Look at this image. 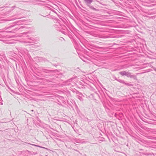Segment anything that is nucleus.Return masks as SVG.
<instances>
[{
	"label": "nucleus",
	"mask_w": 156,
	"mask_h": 156,
	"mask_svg": "<svg viewBox=\"0 0 156 156\" xmlns=\"http://www.w3.org/2000/svg\"><path fill=\"white\" fill-rule=\"evenodd\" d=\"M28 32H24L20 34V36H22L23 35H25V37H24L25 38L24 39L25 41H21L22 43L24 44L25 45H29L30 44L32 43L35 42V40L34 39V38L32 37H29L28 35H27V34H28Z\"/></svg>",
	"instance_id": "nucleus-1"
},
{
	"label": "nucleus",
	"mask_w": 156,
	"mask_h": 156,
	"mask_svg": "<svg viewBox=\"0 0 156 156\" xmlns=\"http://www.w3.org/2000/svg\"><path fill=\"white\" fill-rule=\"evenodd\" d=\"M97 1L99 2V1L98 0H96Z\"/></svg>",
	"instance_id": "nucleus-25"
},
{
	"label": "nucleus",
	"mask_w": 156,
	"mask_h": 156,
	"mask_svg": "<svg viewBox=\"0 0 156 156\" xmlns=\"http://www.w3.org/2000/svg\"><path fill=\"white\" fill-rule=\"evenodd\" d=\"M117 81L119 82V83L124 84L125 83V81L123 80L119 79L117 80Z\"/></svg>",
	"instance_id": "nucleus-13"
},
{
	"label": "nucleus",
	"mask_w": 156,
	"mask_h": 156,
	"mask_svg": "<svg viewBox=\"0 0 156 156\" xmlns=\"http://www.w3.org/2000/svg\"><path fill=\"white\" fill-rule=\"evenodd\" d=\"M77 96L76 97L79 100L81 101H83V99L82 98L81 96L80 95H76Z\"/></svg>",
	"instance_id": "nucleus-11"
},
{
	"label": "nucleus",
	"mask_w": 156,
	"mask_h": 156,
	"mask_svg": "<svg viewBox=\"0 0 156 156\" xmlns=\"http://www.w3.org/2000/svg\"><path fill=\"white\" fill-rule=\"evenodd\" d=\"M149 154H150H150H151L150 153H149V154H148V155H149Z\"/></svg>",
	"instance_id": "nucleus-24"
},
{
	"label": "nucleus",
	"mask_w": 156,
	"mask_h": 156,
	"mask_svg": "<svg viewBox=\"0 0 156 156\" xmlns=\"http://www.w3.org/2000/svg\"><path fill=\"white\" fill-rule=\"evenodd\" d=\"M116 116V114H115V116Z\"/></svg>",
	"instance_id": "nucleus-27"
},
{
	"label": "nucleus",
	"mask_w": 156,
	"mask_h": 156,
	"mask_svg": "<svg viewBox=\"0 0 156 156\" xmlns=\"http://www.w3.org/2000/svg\"><path fill=\"white\" fill-rule=\"evenodd\" d=\"M144 145V146L145 147H149V146H148L147 145V144ZM149 147H150V148H151V149H152V148H153V147H151V146H149Z\"/></svg>",
	"instance_id": "nucleus-17"
},
{
	"label": "nucleus",
	"mask_w": 156,
	"mask_h": 156,
	"mask_svg": "<svg viewBox=\"0 0 156 156\" xmlns=\"http://www.w3.org/2000/svg\"><path fill=\"white\" fill-rule=\"evenodd\" d=\"M31 144V145H32L33 146H36V147H41V148H44V149H47V148H45V147H41V146H39L37 145H35V144Z\"/></svg>",
	"instance_id": "nucleus-10"
},
{
	"label": "nucleus",
	"mask_w": 156,
	"mask_h": 156,
	"mask_svg": "<svg viewBox=\"0 0 156 156\" xmlns=\"http://www.w3.org/2000/svg\"><path fill=\"white\" fill-rule=\"evenodd\" d=\"M154 143H156V142H155Z\"/></svg>",
	"instance_id": "nucleus-30"
},
{
	"label": "nucleus",
	"mask_w": 156,
	"mask_h": 156,
	"mask_svg": "<svg viewBox=\"0 0 156 156\" xmlns=\"http://www.w3.org/2000/svg\"><path fill=\"white\" fill-rule=\"evenodd\" d=\"M53 12H54V13H56L57 15L58 16H59V14L57 13L56 11H55V10H53L52 11Z\"/></svg>",
	"instance_id": "nucleus-16"
},
{
	"label": "nucleus",
	"mask_w": 156,
	"mask_h": 156,
	"mask_svg": "<svg viewBox=\"0 0 156 156\" xmlns=\"http://www.w3.org/2000/svg\"><path fill=\"white\" fill-rule=\"evenodd\" d=\"M78 94L80 96H83V94L80 92H78Z\"/></svg>",
	"instance_id": "nucleus-18"
},
{
	"label": "nucleus",
	"mask_w": 156,
	"mask_h": 156,
	"mask_svg": "<svg viewBox=\"0 0 156 156\" xmlns=\"http://www.w3.org/2000/svg\"><path fill=\"white\" fill-rule=\"evenodd\" d=\"M78 92H79V91H76V94H78Z\"/></svg>",
	"instance_id": "nucleus-21"
},
{
	"label": "nucleus",
	"mask_w": 156,
	"mask_h": 156,
	"mask_svg": "<svg viewBox=\"0 0 156 156\" xmlns=\"http://www.w3.org/2000/svg\"><path fill=\"white\" fill-rule=\"evenodd\" d=\"M116 116V114H115V116Z\"/></svg>",
	"instance_id": "nucleus-26"
},
{
	"label": "nucleus",
	"mask_w": 156,
	"mask_h": 156,
	"mask_svg": "<svg viewBox=\"0 0 156 156\" xmlns=\"http://www.w3.org/2000/svg\"><path fill=\"white\" fill-rule=\"evenodd\" d=\"M142 150V149L140 150V151Z\"/></svg>",
	"instance_id": "nucleus-29"
},
{
	"label": "nucleus",
	"mask_w": 156,
	"mask_h": 156,
	"mask_svg": "<svg viewBox=\"0 0 156 156\" xmlns=\"http://www.w3.org/2000/svg\"><path fill=\"white\" fill-rule=\"evenodd\" d=\"M20 18L19 17L18 15H15L14 16H12V18L10 19H9L8 20H6L5 21H10V20H13L16 19H20Z\"/></svg>",
	"instance_id": "nucleus-7"
},
{
	"label": "nucleus",
	"mask_w": 156,
	"mask_h": 156,
	"mask_svg": "<svg viewBox=\"0 0 156 156\" xmlns=\"http://www.w3.org/2000/svg\"><path fill=\"white\" fill-rule=\"evenodd\" d=\"M60 31L62 33H63L65 35H66L67 34L66 32L64 30H63L62 29V28H61V31Z\"/></svg>",
	"instance_id": "nucleus-14"
},
{
	"label": "nucleus",
	"mask_w": 156,
	"mask_h": 156,
	"mask_svg": "<svg viewBox=\"0 0 156 156\" xmlns=\"http://www.w3.org/2000/svg\"><path fill=\"white\" fill-rule=\"evenodd\" d=\"M31 111H33V110H31Z\"/></svg>",
	"instance_id": "nucleus-28"
},
{
	"label": "nucleus",
	"mask_w": 156,
	"mask_h": 156,
	"mask_svg": "<svg viewBox=\"0 0 156 156\" xmlns=\"http://www.w3.org/2000/svg\"><path fill=\"white\" fill-rule=\"evenodd\" d=\"M127 73V72L125 71H123L120 72L119 73V74L122 76H126Z\"/></svg>",
	"instance_id": "nucleus-9"
},
{
	"label": "nucleus",
	"mask_w": 156,
	"mask_h": 156,
	"mask_svg": "<svg viewBox=\"0 0 156 156\" xmlns=\"http://www.w3.org/2000/svg\"><path fill=\"white\" fill-rule=\"evenodd\" d=\"M148 138L152 139V140H156V137H154L152 136H149L148 137Z\"/></svg>",
	"instance_id": "nucleus-12"
},
{
	"label": "nucleus",
	"mask_w": 156,
	"mask_h": 156,
	"mask_svg": "<svg viewBox=\"0 0 156 156\" xmlns=\"http://www.w3.org/2000/svg\"><path fill=\"white\" fill-rule=\"evenodd\" d=\"M128 77H129L130 78H133L134 79L136 78V76L134 75H132V73L127 72L126 75Z\"/></svg>",
	"instance_id": "nucleus-6"
},
{
	"label": "nucleus",
	"mask_w": 156,
	"mask_h": 156,
	"mask_svg": "<svg viewBox=\"0 0 156 156\" xmlns=\"http://www.w3.org/2000/svg\"><path fill=\"white\" fill-rule=\"evenodd\" d=\"M145 144H146V143H150V142H148L147 141H145Z\"/></svg>",
	"instance_id": "nucleus-19"
},
{
	"label": "nucleus",
	"mask_w": 156,
	"mask_h": 156,
	"mask_svg": "<svg viewBox=\"0 0 156 156\" xmlns=\"http://www.w3.org/2000/svg\"><path fill=\"white\" fill-rule=\"evenodd\" d=\"M39 70L41 72L48 73V74L46 76H51L53 75L54 71L52 70H50L45 69L43 67H41L40 68Z\"/></svg>",
	"instance_id": "nucleus-2"
},
{
	"label": "nucleus",
	"mask_w": 156,
	"mask_h": 156,
	"mask_svg": "<svg viewBox=\"0 0 156 156\" xmlns=\"http://www.w3.org/2000/svg\"><path fill=\"white\" fill-rule=\"evenodd\" d=\"M115 80H116L117 81V80H118L116 78V79H115Z\"/></svg>",
	"instance_id": "nucleus-23"
},
{
	"label": "nucleus",
	"mask_w": 156,
	"mask_h": 156,
	"mask_svg": "<svg viewBox=\"0 0 156 156\" xmlns=\"http://www.w3.org/2000/svg\"><path fill=\"white\" fill-rule=\"evenodd\" d=\"M41 15V16H43L44 17H46L48 16V15H47V16H43V15Z\"/></svg>",
	"instance_id": "nucleus-20"
},
{
	"label": "nucleus",
	"mask_w": 156,
	"mask_h": 156,
	"mask_svg": "<svg viewBox=\"0 0 156 156\" xmlns=\"http://www.w3.org/2000/svg\"><path fill=\"white\" fill-rule=\"evenodd\" d=\"M87 5L90 7L91 9L95 11L98 10L95 8H94L93 6L90 5L91 3L93 2V0H83Z\"/></svg>",
	"instance_id": "nucleus-3"
},
{
	"label": "nucleus",
	"mask_w": 156,
	"mask_h": 156,
	"mask_svg": "<svg viewBox=\"0 0 156 156\" xmlns=\"http://www.w3.org/2000/svg\"><path fill=\"white\" fill-rule=\"evenodd\" d=\"M2 99V98H1V96H0V101H1V100Z\"/></svg>",
	"instance_id": "nucleus-22"
},
{
	"label": "nucleus",
	"mask_w": 156,
	"mask_h": 156,
	"mask_svg": "<svg viewBox=\"0 0 156 156\" xmlns=\"http://www.w3.org/2000/svg\"><path fill=\"white\" fill-rule=\"evenodd\" d=\"M23 27H21L20 28L15 27L14 25H11L9 26L8 27V29H11V30L8 31L9 32H14L15 31H17L19 30H20L21 29L23 28Z\"/></svg>",
	"instance_id": "nucleus-4"
},
{
	"label": "nucleus",
	"mask_w": 156,
	"mask_h": 156,
	"mask_svg": "<svg viewBox=\"0 0 156 156\" xmlns=\"http://www.w3.org/2000/svg\"><path fill=\"white\" fill-rule=\"evenodd\" d=\"M124 84L126 86H131L132 85L131 84H130L129 83H126L125 82V83H124Z\"/></svg>",
	"instance_id": "nucleus-15"
},
{
	"label": "nucleus",
	"mask_w": 156,
	"mask_h": 156,
	"mask_svg": "<svg viewBox=\"0 0 156 156\" xmlns=\"http://www.w3.org/2000/svg\"><path fill=\"white\" fill-rule=\"evenodd\" d=\"M54 27L56 28V29L58 31H61V28L62 26L59 22L57 23L54 24Z\"/></svg>",
	"instance_id": "nucleus-5"
},
{
	"label": "nucleus",
	"mask_w": 156,
	"mask_h": 156,
	"mask_svg": "<svg viewBox=\"0 0 156 156\" xmlns=\"http://www.w3.org/2000/svg\"><path fill=\"white\" fill-rule=\"evenodd\" d=\"M96 48H98L100 49L102 51H106V49L108 48H102L101 47H99L98 46H96L95 47Z\"/></svg>",
	"instance_id": "nucleus-8"
}]
</instances>
